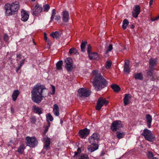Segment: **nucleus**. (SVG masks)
Listing matches in <instances>:
<instances>
[{"label":"nucleus","mask_w":159,"mask_h":159,"mask_svg":"<svg viewBox=\"0 0 159 159\" xmlns=\"http://www.w3.org/2000/svg\"><path fill=\"white\" fill-rule=\"evenodd\" d=\"M124 103L125 106L128 105L131 102L130 100H124Z\"/></svg>","instance_id":"nucleus-49"},{"label":"nucleus","mask_w":159,"mask_h":159,"mask_svg":"<svg viewBox=\"0 0 159 159\" xmlns=\"http://www.w3.org/2000/svg\"><path fill=\"white\" fill-rule=\"evenodd\" d=\"M111 87L115 93H117L120 90V88L118 85L116 84H112Z\"/></svg>","instance_id":"nucleus-25"},{"label":"nucleus","mask_w":159,"mask_h":159,"mask_svg":"<svg viewBox=\"0 0 159 159\" xmlns=\"http://www.w3.org/2000/svg\"><path fill=\"white\" fill-rule=\"evenodd\" d=\"M54 18L55 20L58 21L60 20L61 16L59 15H55Z\"/></svg>","instance_id":"nucleus-48"},{"label":"nucleus","mask_w":159,"mask_h":159,"mask_svg":"<svg viewBox=\"0 0 159 159\" xmlns=\"http://www.w3.org/2000/svg\"><path fill=\"white\" fill-rule=\"evenodd\" d=\"M78 95L82 98L89 97L91 94V91L86 88H81L78 91Z\"/></svg>","instance_id":"nucleus-6"},{"label":"nucleus","mask_w":159,"mask_h":159,"mask_svg":"<svg viewBox=\"0 0 159 159\" xmlns=\"http://www.w3.org/2000/svg\"><path fill=\"white\" fill-rule=\"evenodd\" d=\"M31 13L34 15L37 16L42 11V5L37 3L35 6L32 8Z\"/></svg>","instance_id":"nucleus-9"},{"label":"nucleus","mask_w":159,"mask_h":159,"mask_svg":"<svg viewBox=\"0 0 159 159\" xmlns=\"http://www.w3.org/2000/svg\"><path fill=\"white\" fill-rule=\"evenodd\" d=\"M33 101L37 103H39L41 102V100H33Z\"/></svg>","instance_id":"nucleus-56"},{"label":"nucleus","mask_w":159,"mask_h":159,"mask_svg":"<svg viewBox=\"0 0 159 159\" xmlns=\"http://www.w3.org/2000/svg\"><path fill=\"white\" fill-rule=\"evenodd\" d=\"M129 24V22L127 19H125L123 21L122 27L124 30L126 29L127 26Z\"/></svg>","instance_id":"nucleus-32"},{"label":"nucleus","mask_w":159,"mask_h":159,"mask_svg":"<svg viewBox=\"0 0 159 159\" xmlns=\"http://www.w3.org/2000/svg\"><path fill=\"white\" fill-rule=\"evenodd\" d=\"M109 103V101L107 100H98L97 105L95 107L96 110L100 111L104 105L106 106Z\"/></svg>","instance_id":"nucleus-10"},{"label":"nucleus","mask_w":159,"mask_h":159,"mask_svg":"<svg viewBox=\"0 0 159 159\" xmlns=\"http://www.w3.org/2000/svg\"><path fill=\"white\" fill-rule=\"evenodd\" d=\"M149 67L151 69H154L157 64L156 59L150 58L149 60Z\"/></svg>","instance_id":"nucleus-17"},{"label":"nucleus","mask_w":159,"mask_h":159,"mask_svg":"<svg viewBox=\"0 0 159 159\" xmlns=\"http://www.w3.org/2000/svg\"><path fill=\"white\" fill-rule=\"evenodd\" d=\"M134 27V26L133 24H132L130 26V28L131 29H133Z\"/></svg>","instance_id":"nucleus-60"},{"label":"nucleus","mask_w":159,"mask_h":159,"mask_svg":"<svg viewBox=\"0 0 159 159\" xmlns=\"http://www.w3.org/2000/svg\"><path fill=\"white\" fill-rule=\"evenodd\" d=\"M47 121L48 122V126L47 127H50V122L49 121Z\"/></svg>","instance_id":"nucleus-61"},{"label":"nucleus","mask_w":159,"mask_h":159,"mask_svg":"<svg viewBox=\"0 0 159 159\" xmlns=\"http://www.w3.org/2000/svg\"><path fill=\"white\" fill-rule=\"evenodd\" d=\"M116 134L117 138L119 139L123 138L125 135V134L123 133H120L119 132H117Z\"/></svg>","instance_id":"nucleus-36"},{"label":"nucleus","mask_w":159,"mask_h":159,"mask_svg":"<svg viewBox=\"0 0 159 159\" xmlns=\"http://www.w3.org/2000/svg\"><path fill=\"white\" fill-rule=\"evenodd\" d=\"M66 63L65 67L67 70L69 72H71L73 69V61L70 57H68L65 60Z\"/></svg>","instance_id":"nucleus-8"},{"label":"nucleus","mask_w":159,"mask_h":159,"mask_svg":"<svg viewBox=\"0 0 159 159\" xmlns=\"http://www.w3.org/2000/svg\"><path fill=\"white\" fill-rule=\"evenodd\" d=\"M92 73L94 76V79L93 81V85L97 91H100L107 86L108 82L102 75L101 73H98V70H93Z\"/></svg>","instance_id":"nucleus-1"},{"label":"nucleus","mask_w":159,"mask_h":159,"mask_svg":"<svg viewBox=\"0 0 159 159\" xmlns=\"http://www.w3.org/2000/svg\"><path fill=\"white\" fill-rule=\"evenodd\" d=\"M98 99H99V100H100V99H106V98H103L102 97H100V98H98Z\"/></svg>","instance_id":"nucleus-62"},{"label":"nucleus","mask_w":159,"mask_h":159,"mask_svg":"<svg viewBox=\"0 0 159 159\" xmlns=\"http://www.w3.org/2000/svg\"><path fill=\"white\" fill-rule=\"evenodd\" d=\"M21 67L22 66L19 65V66L16 68V72H18Z\"/></svg>","instance_id":"nucleus-52"},{"label":"nucleus","mask_w":159,"mask_h":159,"mask_svg":"<svg viewBox=\"0 0 159 159\" xmlns=\"http://www.w3.org/2000/svg\"><path fill=\"white\" fill-rule=\"evenodd\" d=\"M99 135L97 133H93L89 138V141L90 143H96L99 139Z\"/></svg>","instance_id":"nucleus-11"},{"label":"nucleus","mask_w":159,"mask_h":159,"mask_svg":"<svg viewBox=\"0 0 159 159\" xmlns=\"http://www.w3.org/2000/svg\"><path fill=\"white\" fill-rule=\"evenodd\" d=\"M134 12L132 13V16L134 18H136L140 12V7L139 5H136L134 7Z\"/></svg>","instance_id":"nucleus-14"},{"label":"nucleus","mask_w":159,"mask_h":159,"mask_svg":"<svg viewBox=\"0 0 159 159\" xmlns=\"http://www.w3.org/2000/svg\"><path fill=\"white\" fill-rule=\"evenodd\" d=\"M147 156L149 159H151L153 157V154L152 152H149L147 154Z\"/></svg>","instance_id":"nucleus-44"},{"label":"nucleus","mask_w":159,"mask_h":159,"mask_svg":"<svg viewBox=\"0 0 159 159\" xmlns=\"http://www.w3.org/2000/svg\"><path fill=\"white\" fill-rule=\"evenodd\" d=\"M16 58L21 59L22 58V56L20 53H17L16 54Z\"/></svg>","instance_id":"nucleus-51"},{"label":"nucleus","mask_w":159,"mask_h":159,"mask_svg":"<svg viewBox=\"0 0 159 159\" xmlns=\"http://www.w3.org/2000/svg\"><path fill=\"white\" fill-rule=\"evenodd\" d=\"M32 99H42L43 98L47 96L48 93V90L45 88H43L41 85H36L34 87L31 92Z\"/></svg>","instance_id":"nucleus-2"},{"label":"nucleus","mask_w":159,"mask_h":159,"mask_svg":"<svg viewBox=\"0 0 159 159\" xmlns=\"http://www.w3.org/2000/svg\"><path fill=\"white\" fill-rule=\"evenodd\" d=\"M81 152V150L80 148H78L77 151L75 152H74V156L73 157H74L76 156H77L78 154H80Z\"/></svg>","instance_id":"nucleus-42"},{"label":"nucleus","mask_w":159,"mask_h":159,"mask_svg":"<svg viewBox=\"0 0 159 159\" xmlns=\"http://www.w3.org/2000/svg\"><path fill=\"white\" fill-rule=\"evenodd\" d=\"M26 146L25 144L22 143L20 144L16 151L18 152L20 154H22L24 153V150Z\"/></svg>","instance_id":"nucleus-18"},{"label":"nucleus","mask_w":159,"mask_h":159,"mask_svg":"<svg viewBox=\"0 0 159 159\" xmlns=\"http://www.w3.org/2000/svg\"><path fill=\"white\" fill-rule=\"evenodd\" d=\"M48 128H49L48 127H47V126L45 128L44 131V134H46L47 132L48 131Z\"/></svg>","instance_id":"nucleus-55"},{"label":"nucleus","mask_w":159,"mask_h":159,"mask_svg":"<svg viewBox=\"0 0 159 159\" xmlns=\"http://www.w3.org/2000/svg\"><path fill=\"white\" fill-rule=\"evenodd\" d=\"M146 118L148 127L150 128L151 127V123L152 120V117L149 114H147L146 116Z\"/></svg>","instance_id":"nucleus-22"},{"label":"nucleus","mask_w":159,"mask_h":159,"mask_svg":"<svg viewBox=\"0 0 159 159\" xmlns=\"http://www.w3.org/2000/svg\"><path fill=\"white\" fill-rule=\"evenodd\" d=\"M153 1V0H150V2H149L150 6L151 7V6L152 5Z\"/></svg>","instance_id":"nucleus-58"},{"label":"nucleus","mask_w":159,"mask_h":159,"mask_svg":"<svg viewBox=\"0 0 159 159\" xmlns=\"http://www.w3.org/2000/svg\"><path fill=\"white\" fill-rule=\"evenodd\" d=\"M46 117L47 121H52L53 120V117L49 113H48L46 115Z\"/></svg>","instance_id":"nucleus-35"},{"label":"nucleus","mask_w":159,"mask_h":159,"mask_svg":"<svg viewBox=\"0 0 159 159\" xmlns=\"http://www.w3.org/2000/svg\"><path fill=\"white\" fill-rule=\"evenodd\" d=\"M4 40L5 42H7L9 39V36L7 34H4L3 36Z\"/></svg>","instance_id":"nucleus-45"},{"label":"nucleus","mask_w":159,"mask_h":159,"mask_svg":"<svg viewBox=\"0 0 159 159\" xmlns=\"http://www.w3.org/2000/svg\"><path fill=\"white\" fill-rule=\"evenodd\" d=\"M53 112L54 114L56 116H58L59 115V107L56 104H55L53 106Z\"/></svg>","instance_id":"nucleus-23"},{"label":"nucleus","mask_w":159,"mask_h":159,"mask_svg":"<svg viewBox=\"0 0 159 159\" xmlns=\"http://www.w3.org/2000/svg\"><path fill=\"white\" fill-rule=\"evenodd\" d=\"M79 159H89L88 155L82 153L79 157Z\"/></svg>","instance_id":"nucleus-34"},{"label":"nucleus","mask_w":159,"mask_h":159,"mask_svg":"<svg viewBox=\"0 0 159 159\" xmlns=\"http://www.w3.org/2000/svg\"><path fill=\"white\" fill-rule=\"evenodd\" d=\"M91 45L89 44L88 45V47H87V52L88 54H89V53H90L91 52Z\"/></svg>","instance_id":"nucleus-46"},{"label":"nucleus","mask_w":159,"mask_h":159,"mask_svg":"<svg viewBox=\"0 0 159 159\" xmlns=\"http://www.w3.org/2000/svg\"><path fill=\"white\" fill-rule=\"evenodd\" d=\"M112 62L107 61L106 62L105 66L106 68L107 69H110L112 65Z\"/></svg>","instance_id":"nucleus-37"},{"label":"nucleus","mask_w":159,"mask_h":159,"mask_svg":"<svg viewBox=\"0 0 159 159\" xmlns=\"http://www.w3.org/2000/svg\"><path fill=\"white\" fill-rule=\"evenodd\" d=\"M86 44H87V43L86 41H82L80 46L81 50L82 52H85V48Z\"/></svg>","instance_id":"nucleus-31"},{"label":"nucleus","mask_w":159,"mask_h":159,"mask_svg":"<svg viewBox=\"0 0 159 159\" xmlns=\"http://www.w3.org/2000/svg\"><path fill=\"white\" fill-rule=\"evenodd\" d=\"M25 142L27 146L33 148L37 146L38 143V141L35 137H26L25 138Z\"/></svg>","instance_id":"nucleus-5"},{"label":"nucleus","mask_w":159,"mask_h":159,"mask_svg":"<svg viewBox=\"0 0 159 159\" xmlns=\"http://www.w3.org/2000/svg\"><path fill=\"white\" fill-rule=\"evenodd\" d=\"M30 121L31 123L35 124L36 121L35 117L34 116H31L30 118Z\"/></svg>","instance_id":"nucleus-40"},{"label":"nucleus","mask_w":159,"mask_h":159,"mask_svg":"<svg viewBox=\"0 0 159 159\" xmlns=\"http://www.w3.org/2000/svg\"><path fill=\"white\" fill-rule=\"evenodd\" d=\"M152 159H158V158L156 157H153Z\"/></svg>","instance_id":"nucleus-63"},{"label":"nucleus","mask_w":159,"mask_h":159,"mask_svg":"<svg viewBox=\"0 0 159 159\" xmlns=\"http://www.w3.org/2000/svg\"><path fill=\"white\" fill-rule=\"evenodd\" d=\"M63 64V62L62 60L58 61L56 63V66L57 70H60L62 69V66Z\"/></svg>","instance_id":"nucleus-26"},{"label":"nucleus","mask_w":159,"mask_h":159,"mask_svg":"<svg viewBox=\"0 0 159 159\" xmlns=\"http://www.w3.org/2000/svg\"><path fill=\"white\" fill-rule=\"evenodd\" d=\"M56 11L55 9H53L52 10V12L51 14V19L50 21V22H52L53 21L55 17V16L56 15Z\"/></svg>","instance_id":"nucleus-33"},{"label":"nucleus","mask_w":159,"mask_h":159,"mask_svg":"<svg viewBox=\"0 0 159 159\" xmlns=\"http://www.w3.org/2000/svg\"><path fill=\"white\" fill-rule=\"evenodd\" d=\"M88 146V149L89 151L92 152L97 150L98 148V145L96 143H91Z\"/></svg>","instance_id":"nucleus-16"},{"label":"nucleus","mask_w":159,"mask_h":159,"mask_svg":"<svg viewBox=\"0 0 159 159\" xmlns=\"http://www.w3.org/2000/svg\"><path fill=\"white\" fill-rule=\"evenodd\" d=\"M20 7L18 1H16L11 4L7 3L4 6L5 14L7 16L13 15L16 12H17Z\"/></svg>","instance_id":"nucleus-3"},{"label":"nucleus","mask_w":159,"mask_h":159,"mask_svg":"<svg viewBox=\"0 0 159 159\" xmlns=\"http://www.w3.org/2000/svg\"><path fill=\"white\" fill-rule=\"evenodd\" d=\"M32 110L34 112L38 113L39 115L42 114L43 113L41 108L39 107H37L35 105L33 106Z\"/></svg>","instance_id":"nucleus-24"},{"label":"nucleus","mask_w":159,"mask_h":159,"mask_svg":"<svg viewBox=\"0 0 159 159\" xmlns=\"http://www.w3.org/2000/svg\"><path fill=\"white\" fill-rule=\"evenodd\" d=\"M105 154V152L103 151H102L100 154V156L101 157L103 156Z\"/></svg>","instance_id":"nucleus-57"},{"label":"nucleus","mask_w":159,"mask_h":159,"mask_svg":"<svg viewBox=\"0 0 159 159\" xmlns=\"http://www.w3.org/2000/svg\"><path fill=\"white\" fill-rule=\"evenodd\" d=\"M20 93V92L18 90H15L13 93L12 95V99H16L17 97Z\"/></svg>","instance_id":"nucleus-28"},{"label":"nucleus","mask_w":159,"mask_h":159,"mask_svg":"<svg viewBox=\"0 0 159 159\" xmlns=\"http://www.w3.org/2000/svg\"><path fill=\"white\" fill-rule=\"evenodd\" d=\"M129 61L126 60L125 61V64L124 66V71L126 73H129L130 71L129 68Z\"/></svg>","instance_id":"nucleus-20"},{"label":"nucleus","mask_w":159,"mask_h":159,"mask_svg":"<svg viewBox=\"0 0 159 159\" xmlns=\"http://www.w3.org/2000/svg\"><path fill=\"white\" fill-rule=\"evenodd\" d=\"M90 132V130L87 128L80 130L79 131V136L82 139H85L88 136Z\"/></svg>","instance_id":"nucleus-12"},{"label":"nucleus","mask_w":159,"mask_h":159,"mask_svg":"<svg viewBox=\"0 0 159 159\" xmlns=\"http://www.w3.org/2000/svg\"><path fill=\"white\" fill-rule=\"evenodd\" d=\"M11 112L12 113H14V112H15L13 108L12 107H11Z\"/></svg>","instance_id":"nucleus-59"},{"label":"nucleus","mask_w":159,"mask_h":159,"mask_svg":"<svg viewBox=\"0 0 159 159\" xmlns=\"http://www.w3.org/2000/svg\"><path fill=\"white\" fill-rule=\"evenodd\" d=\"M51 86L52 88L51 90V94H53L55 93V87L53 85H51Z\"/></svg>","instance_id":"nucleus-47"},{"label":"nucleus","mask_w":159,"mask_h":159,"mask_svg":"<svg viewBox=\"0 0 159 159\" xmlns=\"http://www.w3.org/2000/svg\"><path fill=\"white\" fill-rule=\"evenodd\" d=\"M122 127L121 122L119 120H116L112 122L111 124V129L113 132H116Z\"/></svg>","instance_id":"nucleus-7"},{"label":"nucleus","mask_w":159,"mask_h":159,"mask_svg":"<svg viewBox=\"0 0 159 159\" xmlns=\"http://www.w3.org/2000/svg\"><path fill=\"white\" fill-rule=\"evenodd\" d=\"M19 59L18 58H17L16 60V61H19Z\"/></svg>","instance_id":"nucleus-64"},{"label":"nucleus","mask_w":159,"mask_h":159,"mask_svg":"<svg viewBox=\"0 0 159 159\" xmlns=\"http://www.w3.org/2000/svg\"><path fill=\"white\" fill-rule=\"evenodd\" d=\"M113 49L112 45L111 44H110L108 47L105 53L107 54L108 52L111 51Z\"/></svg>","instance_id":"nucleus-41"},{"label":"nucleus","mask_w":159,"mask_h":159,"mask_svg":"<svg viewBox=\"0 0 159 159\" xmlns=\"http://www.w3.org/2000/svg\"><path fill=\"white\" fill-rule=\"evenodd\" d=\"M43 148L46 150L49 149L51 144V140L50 138L46 136L43 138Z\"/></svg>","instance_id":"nucleus-13"},{"label":"nucleus","mask_w":159,"mask_h":159,"mask_svg":"<svg viewBox=\"0 0 159 159\" xmlns=\"http://www.w3.org/2000/svg\"><path fill=\"white\" fill-rule=\"evenodd\" d=\"M44 39L46 41L48 42L49 41V40H48V38L47 36V34L46 33H44Z\"/></svg>","instance_id":"nucleus-54"},{"label":"nucleus","mask_w":159,"mask_h":159,"mask_svg":"<svg viewBox=\"0 0 159 159\" xmlns=\"http://www.w3.org/2000/svg\"><path fill=\"white\" fill-rule=\"evenodd\" d=\"M69 53L70 54H74L77 55L79 54L77 50L75 48H71L69 49Z\"/></svg>","instance_id":"nucleus-29"},{"label":"nucleus","mask_w":159,"mask_h":159,"mask_svg":"<svg viewBox=\"0 0 159 159\" xmlns=\"http://www.w3.org/2000/svg\"><path fill=\"white\" fill-rule=\"evenodd\" d=\"M131 98V95L130 94H125L123 99H129Z\"/></svg>","instance_id":"nucleus-43"},{"label":"nucleus","mask_w":159,"mask_h":159,"mask_svg":"<svg viewBox=\"0 0 159 159\" xmlns=\"http://www.w3.org/2000/svg\"><path fill=\"white\" fill-rule=\"evenodd\" d=\"M63 21L65 23L68 22L69 20V14L68 11H64L61 13Z\"/></svg>","instance_id":"nucleus-15"},{"label":"nucleus","mask_w":159,"mask_h":159,"mask_svg":"<svg viewBox=\"0 0 159 159\" xmlns=\"http://www.w3.org/2000/svg\"><path fill=\"white\" fill-rule=\"evenodd\" d=\"M159 19V15H158V16H157L156 17H154L153 18H152L151 19V20L152 21H154L155 20H158Z\"/></svg>","instance_id":"nucleus-50"},{"label":"nucleus","mask_w":159,"mask_h":159,"mask_svg":"<svg viewBox=\"0 0 159 159\" xmlns=\"http://www.w3.org/2000/svg\"><path fill=\"white\" fill-rule=\"evenodd\" d=\"M21 20L24 21H27L29 17L28 14L25 11H21Z\"/></svg>","instance_id":"nucleus-19"},{"label":"nucleus","mask_w":159,"mask_h":159,"mask_svg":"<svg viewBox=\"0 0 159 159\" xmlns=\"http://www.w3.org/2000/svg\"><path fill=\"white\" fill-rule=\"evenodd\" d=\"M154 70L152 69H150L147 72V75L150 77L152 76V73Z\"/></svg>","instance_id":"nucleus-38"},{"label":"nucleus","mask_w":159,"mask_h":159,"mask_svg":"<svg viewBox=\"0 0 159 159\" xmlns=\"http://www.w3.org/2000/svg\"><path fill=\"white\" fill-rule=\"evenodd\" d=\"M54 39L55 38L56 39H60L61 36V33L57 31L52 32L50 34Z\"/></svg>","instance_id":"nucleus-21"},{"label":"nucleus","mask_w":159,"mask_h":159,"mask_svg":"<svg viewBox=\"0 0 159 159\" xmlns=\"http://www.w3.org/2000/svg\"><path fill=\"white\" fill-rule=\"evenodd\" d=\"M145 139L150 142H153L155 139V135L151 131L147 129H145L141 134Z\"/></svg>","instance_id":"nucleus-4"},{"label":"nucleus","mask_w":159,"mask_h":159,"mask_svg":"<svg viewBox=\"0 0 159 159\" xmlns=\"http://www.w3.org/2000/svg\"><path fill=\"white\" fill-rule=\"evenodd\" d=\"M90 60L95 59L98 57V53L97 52H91L88 54Z\"/></svg>","instance_id":"nucleus-27"},{"label":"nucleus","mask_w":159,"mask_h":159,"mask_svg":"<svg viewBox=\"0 0 159 159\" xmlns=\"http://www.w3.org/2000/svg\"><path fill=\"white\" fill-rule=\"evenodd\" d=\"M134 78L136 79L142 80L143 79V75L142 73H137L134 75Z\"/></svg>","instance_id":"nucleus-30"},{"label":"nucleus","mask_w":159,"mask_h":159,"mask_svg":"<svg viewBox=\"0 0 159 159\" xmlns=\"http://www.w3.org/2000/svg\"><path fill=\"white\" fill-rule=\"evenodd\" d=\"M50 6L48 4H46L43 6L44 11H48L50 9Z\"/></svg>","instance_id":"nucleus-39"},{"label":"nucleus","mask_w":159,"mask_h":159,"mask_svg":"<svg viewBox=\"0 0 159 159\" xmlns=\"http://www.w3.org/2000/svg\"><path fill=\"white\" fill-rule=\"evenodd\" d=\"M25 59L22 60L20 61V64L19 65L22 66L25 62Z\"/></svg>","instance_id":"nucleus-53"}]
</instances>
